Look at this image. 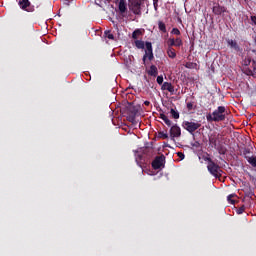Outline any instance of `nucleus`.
Segmentation results:
<instances>
[{
  "label": "nucleus",
  "instance_id": "nucleus-15",
  "mask_svg": "<svg viewBox=\"0 0 256 256\" xmlns=\"http://www.w3.org/2000/svg\"><path fill=\"white\" fill-rule=\"evenodd\" d=\"M242 155L245 160L249 161V158H251V156H249L251 155V148H243Z\"/></svg>",
  "mask_w": 256,
  "mask_h": 256
},
{
  "label": "nucleus",
  "instance_id": "nucleus-31",
  "mask_svg": "<svg viewBox=\"0 0 256 256\" xmlns=\"http://www.w3.org/2000/svg\"><path fill=\"white\" fill-rule=\"evenodd\" d=\"M172 35H181L179 28H173L171 31Z\"/></svg>",
  "mask_w": 256,
  "mask_h": 256
},
{
  "label": "nucleus",
  "instance_id": "nucleus-6",
  "mask_svg": "<svg viewBox=\"0 0 256 256\" xmlns=\"http://www.w3.org/2000/svg\"><path fill=\"white\" fill-rule=\"evenodd\" d=\"M18 5L23 11H27L28 13L35 11V6L31 5L29 0H19Z\"/></svg>",
  "mask_w": 256,
  "mask_h": 256
},
{
  "label": "nucleus",
  "instance_id": "nucleus-13",
  "mask_svg": "<svg viewBox=\"0 0 256 256\" xmlns=\"http://www.w3.org/2000/svg\"><path fill=\"white\" fill-rule=\"evenodd\" d=\"M148 75H150V77H157V75H159V70L157 69V66L151 65L150 69L148 70Z\"/></svg>",
  "mask_w": 256,
  "mask_h": 256
},
{
  "label": "nucleus",
  "instance_id": "nucleus-42",
  "mask_svg": "<svg viewBox=\"0 0 256 256\" xmlns=\"http://www.w3.org/2000/svg\"><path fill=\"white\" fill-rule=\"evenodd\" d=\"M157 3H159V0H153V5H156Z\"/></svg>",
  "mask_w": 256,
  "mask_h": 256
},
{
  "label": "nucleus",
  "instance_id": "nucleus-7",
  "mask_svg": "<svg viewBox=\"0 0 256 256\" xmlns=\"http://www.w3.org/2000/svg\"><path fill=\"white\" fill-rule=\"evenodd\" d=\"M161 167H165V155L156 156L152 161V168L155 170L161 169Z\"/></svg>",
  "mask_w": 256,
  "mask_h": 256
},
{
  "label": "nucleus",
  "instance_id": "nucleus-14",
  "mask_svg": "<svg viewBox=\"0 0 256 256\" xmlns=\"http://www.w3.org/2000/svg\"><path fill=\"white\" fill-rule=\"evenodd\" d=\"M166 53L170 59H175V57H177V52L174 48H167Z\"/></svg>",
  "mask_w": 256,
  "mask_h": 256
},
{
  "label": "nucleus",
  "instance_id": "nucleus-34",
  "mask_svg": "<svg viewBox=\"0 0 256 256\" xmlns=\"http://www.w3.org/2000/svg\"><path fill=\"white\" fill-rule=\"evenodd\" d=\"M186 107L188 111H193V102H188Z\"/></svg>",
  "mask_w": 256,
  "mask_h": 256
},
{
  "label": "nucleus",
  "instance_id": "nucleus-38",
  "mask_svg": "<svg viewBox=\"0 0 256 256\" xmlns=\"http://www.w3.org/2000/svg\"><path fill=\"white\" fill-rule=\"evenodd\" d=\"M192 147H196V149H197V148L201 147V144L199 142H195L194 144H192Z\"/></svg>",
  "mask_w": 256,
  "mask_h": 256
},
{
  "label": "nucleus",
  "instance_id": "nucleus-43",
  "mask_svg": "<svg viewBox=\"0 0 256 256\" xmlns=\"http://www.w3.org/2000/svg\"><path fill=\"white\" fill-rule=\"evenodd\" d=\"M131 121V123H135V120H130Z\"/></svg>",
  "mask_w": 256,
  "mask_h": 256
},
{
  "label": "nucleus",
  "instance_id": "nucleus-3",
  "mask_svg": "<svg viewBox=\"0 0 256 256\" xmlns=\"http://www.w3.org/2000/svg\"><path fill=\"white\" fill-rule=\"evenodd\" d=\"M145 47V54L142 58L143 65H147V59L148 61H153V59H155V56L153 55V44H151V42H146Z\"/></svg>",
  "mask_w": 256,
  "mask_h": 256
},
{
  "label": "nucleus",
  "instance_id": "nucleus-41",
  "mask_svg": "<svg viewBox=\"0 0 256 256\" xmlns=\"http://www.w3.org/2000/svg\"><path fill=\"white\" fill-rule=\"evenodd\" d=\"M159 2H156V4H153L154 5V9L157 10V7L159 6L158 4Z\"/></svg>",
  "mask_w": 256,
  "mask_h": 256
},
{
  "label": "nucleus",
  "instance_id": "nucleus-44",
  "mask_svg": "<svg viewBox=\"0 0 256 256\" xmlns=\"http://www.w3.org/2000/svg\"><path fill=\"white\" fill-rule=\"evenodd\" d=\"M106 1H108V2H109V1H111V0H106Z\"/></svg>",
  "mask_w": 256,
  "mask_h": 256
},
{
  "label": "nucleus",
  "instance_id": "nucleus-10",
  "mask_svg": "<svg viewBox=\"0 0 256 256\" xmlns=\"http://www.w3.org/2000/svg\"><path fill=\"white\" fill-rule=\"evenodd\" d=\"M162 90L163 91H169V93H171L172 95L175 93V87L173 86V84H171L169 82H164L163 83Z\"/></svg>",
  "mask_w": 256,
  "mask_h": 256
},
{
  "label": "nucleus",
  "instance_id": "nucleus-36",
  "mask_svg": "<svg viewBox=\"0 0 256 256\" xmlns=\"http://www.w3.org/2000/svg\"><path fill=\"white\" fill-rule=\"evenodd\" d=\"M244 65H251V58H248L244 61Z\"/></svg>",
  "mask_w": 256,
  "mask_h": 256
},
{
  "label": "nucleus",
  "instance_id": "nucleus-28",
  "mask_svg": "<svg viewBox=\"0 0 256 256\" xmlns=\"http://www.w3.org/2000/svg\"><path fill=\"white\" fill-rule=\"evenodd\" d=\"M206 119H207V121H208L209 123H211V122L215 121V116H213V114H208V115L206 116Z\"/></svg>",
  "mask_w": 256,
  "mask_h": 256
},
{
  "label": "nucleus",
  "instance_id": "nucleus-40",
  "mask_svg": "<svg viewBox=\"0 0 256 256\" xmlns=\"http://www.w3.org/2000/svg\"><path fill=\"white\" fill-rule=\"evenodd\" d=\"M159 117H160V119H162V121H163L167 116H166L165 114L161 113Z\"/></svg>",
  "mask_w": 256,
  "mask_h": 256
},
{
  "label": "nucleus",
  "instance_id": "nucleus-37",
  "mask_svg": "<svg viewBox=\"0 0 256 256\" xmlns=\"http://www.w3.org/2000/svg\"><path fill=\"white\" fill-rule=\"evenodd\" d=\"M252 25H256V16H251Z\"/></svg>",
  "mask_w": 256,
  "mask_h": 256
},
{
  "label": "nucleus",
  "instance_id": "nucleus-12",
  "mask_svg": "<svg viewBox=\"0 0 256 256\" xmlns=\"http://www.w3.org/2000/svg\"><path fill=\"white\" fill-rule=\"evenodd\" d=\"M118 9H119L121 15H123V13H127V1L120 0L119 4H118Z\"/></svg>",
  "mask_w": 256,
  "mask_h": 256
},
{
  "label": "nucleus",
  "instance_id": "nucleus-22",
  "mask_svg": "<svg viewBox=\"0 0 256 256\" xmlns=\"http://www.w3.org/2000/svg\"><path fill=\"white\" fill-rule=\"evenodd\" d=\"M248 163L256 168V156H251V158H248Z\"/></svg>",
  "mask_w": 256,
  "mask_h": 256
},
{
  "label": "nucleus",
  "instance_id": "nucleus-35",
  "mask_svg": "<svg viewBox=\"0 0 256 256\" xmlns=\"http://www.w3.org/2000/svg\"><path fill=\"white\" fill-rule=\"evenodd\" d=\"M177 155L181 160L185 159V154H183V152H178Z\"/></svg>",
  "mask_w": 256,
  "mask_h": 256
},
{
  "label": "nucleus",
  "instance_id": "nucleus-19",
  "mask_svg": "<svg viewBox=\"0 0 256 256\" xmlns=\"http://www.w3.org/2000/svg\"><path fill=\"white\" fill-rule=\"evenodd\" d=\"M167 46L168 49H173V47H175V38H169L167 40Z\"/></svg>",
  "mask_w": 256,
  "mask_h": 256
},
{
  "label": "nucleus",
  "instance_id": "nucleus-16",
  "mask_svg": "<svg viewBox=\"0 0 256 256\" xmlns=\"http://www.w3.org/2000/svg\"><path fill=\"white\" fill-rule=\"evenodd\" d=\"M104 37H106V39H110V41H115V36L111 33V30H106L104 32Z\"/></svg>",
  "mask_w": 256,
  "mask_h": 256
},
{
  "label": "nucleus",
  "instance_id": "nucleus-33",
  "mask_svg": "<svg viewBox=\"0 0 256 256\" xmlns=\"http://www.w3.org/2000/svg\"><path fill=\"white\" fill-rule=\"evenodd\" d=\"M158 85H163V76H158L156 79Z\"/></svg>",
  "mask_w": 256,
  "mask_h": 256
},
{
  "label": "nucleus",
  "instance_id": "nucleus-11",
  "mask_svg": "<svg viewBox=\"0 0 256 256\" xmlns=\"http://www.w3.org/2000/svg\"><path fill=\"white\" fill-rule=\"evenodd\" d=\"M227 44L231 49H234V51H237V52L241 51V47H239V44L237 43V41L233 39H228Z\"/></svg>",
  "mask_w": 256,
  "mask_h": 256
},
{
  "label": "nucleus",
  "instance_id": "nucleus-4",
  "mask_svg": "<svg viewBox=\"0 0 256 256\" xmlns=\"http://www.w3.org/2000/svg\"><path fill=\"white\" fill-rule=\"evenodd\" d=\"M227 109L225 106H219L216 110L213 111L212 115L214 116V122L219 123L221 121H225V112Z\"/></svg>",
  "mask_w": 256,
  "mask_h": 256
},
{
  "label": "nucleus",
  "instance_id": "nucleus-24",
  "mask_svg": "<svg viewBox=\"0 0 256 256\" xmlns=\"http://www.w3.org/2000/svg\"><path fill=\"white\" fill-rule=\"evenodd\" d=\"M139 35H141V31L139 29H136L133 33H132V39H139Z\"/></svg>",
  "mask_w": 256,
  "mask_h": 256
},
{
  "label": "nucleus",
  "instance_id": "nucleus-5",
  "mask_svg": "<svg viewBox=\"0 0 256 256\" xmlns=\"http://www.w3.org/2000/svg\"><path fill=\"white\" fill-rule=\"evenodd\" d=\"M182 126L186 131H188V133L193 134L201 127V123L184 121Z\"/></svg>",
  "mask_w": 256,
  "mask_h": 256
},
{
  "label": "nucleus",
  "instance_id": "nucleus-26",
  "mask_svg": "<svg viewBox=\"0 0 256 256\" xmlns=\"http://www.w3.org/2000/svg\"><path fill=\"white\" fill-rule=\"evenodd\" d=\"M252 67H253V70H250V75H252V77H254V75L256 73V61L255 60L252 61Z\"/></svg>",
  "mask_w": 256,
  "mask_h": 256
},
{
  "label": "nucleus",
  "instance_id": "nucleus-25",
  "mask_svg": "<svg viewBox=\"0 0 256 256\" xmlns=\"http://www.w3.org/2000/svg\"><path fill=\"white\" fill-rule=\"evenodd\" d=\"M195 65H197V64H195V63H193V62H187V63L184 65V67H186V69H195Z\"/></svg>",
  "mask_w": 256,
  "mask_h": 256
},
{
  "label": "nucleus",
  "instance_id": "nucleus-21",
  "mask_svg": "<svg viewBox=\"0 0 256 256\" xmlns=\"http://www.w3.org/2000/svg\"><path fill=\"white\" fill-rule=\"evenodd\" d=\"M183 46V40L181 38L174 39V47H182Z\"/></svg>",
  "mask_w": 256,
  "mask_h": 256
},
{
  "label": "nucleus",
  "instance_id": "nucleus-9",
  "mask_svg": "<svg viewBox=\"0 0 256 256\" xmlns=\"http://www.w3.org/2000/svg\"><path fill=\"white\" fill-rule=\"evenodd\" d=\"M170 137L172 141H175V137H181V128L177 125H173L170 128Z\"/></svg>",
  "mask_w": 256,
  "mask_h": 256
},
{
  "label": "nucleus",
  "instance_id": "nucleus-39",
  "mask_svg": "<svg viewBox=\"0 0 256 256\" xmlns=\"http://www.w3.org/2000/svg\"><path fill=\"white\" fill-rule=\"evenodd\" d=\"M144 105H146V107H149L151 105V102L150 101H144Z\"/></svg>",
  "mask_w": 256,
  "mask_h": 256
},
{
  "label": "nucleus",
  "instance_id": "nucleus-23",
  "mask_svg": "<svg viewBox=\"0 0 256 256\" xmlns=\"http://www.w3.org/2000/svg\"><path fill=\"white\" fill-rule=\"evenodd\" d=\"M202 159H203V161H207L208 163H212V161H213V159H211V157H209V153L203 154Z\"/></svg>",
  "mask_w": 256,
  "mask_h": 256
},
{
  "label": "nucleus",
  "instance_id": "nucleus-30",
  "mask_svg": "<svg viewBox=\"0 0 256 256\" xmlns=\"http://www.w3.org/2000/svg\"><path fill=\"white\" fill-rule=\"evenodd\" d=\"M243 213H245V205H242V206L237 210V214H238V215H243Z\"/></svg>",
  "mask_w": 256,
  "mask_h": 256
},
{
  "label": "nucleus",
  "instance_id": "nucleus-8",
  "mask_svg": "<svg viewBox=\"0 0 256 256\" xmlns=\"http://www.w3.org/2000/svg\"><path fill=\"white\" fill-rule=\"evenodd\" d=\"M212 13L217 16H223V13H227V7L221 6L219 3H213Z\"/></svg>",
  "mask_w": 256,
  "mask_h": 256
},
{
  "label": "nucleus",
  "instance_id": "nucleus-2",
  "mask_svg": "<svg viewBox=\"0 0 256 256\" xmlns=\"http://www.w3.org/2000/svg\"><path fill=\"white\" fill-rule=\"evenodd\" d=\"M141 5H143V0H128L129 10L134 15H141Z\"/></svg>",
  "mask_w": 256,
  "mask_h": 256
},
{
  "label": "nucleus",
  "instance_id": "nucleus-27",
  "mask_svg": "<svg viewBox=\"0 0 256 256\" xmlns=\"http://www.w3.org/2000/svg\"><path fill=\"white\" fill-rule=\"evenodd\" d=\"M158 137H160V139H169V134L165 132H159Z\"/></svg>",
  "mask_w": 256,
  "mask_h": 256
},
{
  "label": "nucleus",
  "instance_id": "nucleus-1",
  "mask_svg": "<svg viewBox=\"0 0 256 256\" xmlns=\"http://www.w3.org/2000/svg\"><path fill=\"white\" fill-rule=\"evenodd\" d=\"M207 170L209 171L210 175L215 177V179H220L221 173H223V170H221V167L215 163V161L208 163Z\"/></svg>",
  "mask_w": 256,
  "mask_h": 256
},
{
  "label": "nucleus",
  "instance_id": "nucleus-18",
  "mask_svg": "<svg viewBox=\"0 0 256 256\" xmlns=\"http://www.w3.org/2000/svg\"><path fill=\"white\" fill-rule=\"evenodd\" d=\"M134 43L137 49H145V42L143 40H135Z\"/></svg>",
  "mask_w": 256,
  "mask_h": 256
},
{
  "label": "nucleus",
  "instance_id": "nucleus-29",
  "mask_svg": "<svg viewBox=\"0 0 256 256\" xmlns=\"http://www.w3.org/2000/svg\"><path fill=\"white\" fill-rule=\"evenodd\" d=\"M233 197H235V195H233V194H230L227 197V199H228L229 203H231V205H235V200H233Z\"/></svg>",
  "mask_w": 256,
  "mask_h": 256
},
{
  "label": "nucleus",
  "instance_id": "nucleus-17",
  "mask_svg": "<svg viewBox=\"0 0 256 256\" xmlns=\"http://www.w3.org/2000/svg\"><path fill=\"white\" fill-rule=\"evenodd\" d=\"M158 29L162 33H167V26L163 23V21L158 22Z\"/></svg>",
  "mask_w": 256,
  "mask_h": 256
},
{
  "label": "nucleus",
  "instance_id": "nucleus-20",
  "mask_svg": "<svg viewBox=\"0 0 256 256\" xmlns=\"http://www.w3.org/2000/svg\"><path fill=\"white\" fill-rule=\"evenodd\" d=\"M170 114L173 117V119H179V111H176L175 109H170Z\"/></svg>",
  "mask_w": 256,
  "mask_h": 256
},
{
  "label": "nucleus",
  "instance_id": "nucleus-32",
  "mask_svg": "<svg viewBox=\"0 0 256 256\" xmlns=\"http://www.w3.org/2000/svg\"><path fill=\"white\" fill-rule=\"evenodd\" d=\"M162 121H164V123H165V125H167V127H171V125H172V122H171V120H169V118L166 116V118L164 119V120H162Z\"/></svg>",
  "mask_w": 256,
  "mask_h": 256
}]
</instances>
